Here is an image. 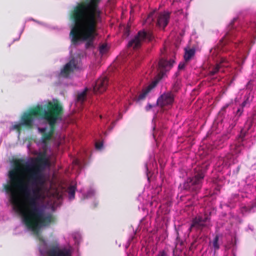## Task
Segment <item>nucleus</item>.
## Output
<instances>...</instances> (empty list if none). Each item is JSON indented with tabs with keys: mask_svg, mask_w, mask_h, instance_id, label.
Masks as SVG:
<instances>
[{
	"mask_svg": "<svg viewBox=\"0 0 256 256\" xmlns=\"http://www.w3.org/2000/svg\"><path fill=\"white\" fill-rule=\"evenodd\" d=\"M100 0H82L74 8L71 18L70 38V48L82 42L86 48H94L98 36V24L102 22V10L98 4Z\"/></svg>",
	"mask_w": 256,
	"mask_h": 256,
	"instance_id": "nucleus-1",
	"label": "nucleus"
},
{
	"mask_svg": "<svg viewBox=\"0 0 256 256\" xmlns=\"http://www.w3.org/2000/svg\"><path fill=\"white\" fill-rule=\"evenodd\" d=\"M234 25L229 24L227 31L220 41L222 46H226L225 49L232 50L234 48L236 51L232 56L234 60L239 64H243L246 58L245 53L246 48L250 44H246V41L244 39V42L240 41L241 36L236 31Z\"/></svg>",
	"mask_w": 256,
	"mask_h": 256,
	"instance_id": "nucleus-2",
	"label": "nucleus"
},
{
	"mask_svg": "<svg viewBox=\"0 0 256 256\" xmlns=\"http://www.w3.org/2000/svg\"><path fill=\"white\" fill-rule=\"evenodd\" d=\"M252 126V120L249 119L246 122L244 128L241 130L238 138L230 145L229 152L220 158V164L224 166H229L238 162L237 158L245 144V138L248 136V130Z\"/></svg>",
	"mask_w": 256,
	"mask_h": 256,
	"instance_id": "nucleus-3",
	"label": "nucleus"
},
{
	"mask_svg": "<svg viewBox=\"0 0 256 256\" xmlns=\"http://www.w3.org/2000/svg\"><path fill=\"white\" fill-rule=\"evenodd\" d=\"M174 62L172 60H168L163 58H161L158 64H156V67L152 66V72L154 75V80L148 86L142 94L138 96V98L136 94L130 92L126 96V100L129 102L130 98L133 100H143L150 90L154 88L158 82L164 76L166 72L170 70Z\"/></svg>",
	"mask_w": 256,
	"mask_h": 256,
	"instance_id": "nucleus-4",
	"label": "nucleus"
},
{
	"mask_svg": "<svg viewBox=\"0 0 256 256\" xmlns=\"http://www.w3.org/2000/svg\"><path fill=\"white\" fill-rule=\"evenodd\" d=\"M108 80L106 77L102 76L98 78L92 88H86L85 90L78 94L76 106L80 109L86 100L87 96L90 92L94 94L102 93L106 90Z\"/></svg>",
	"mask_w": 256,
	"mask_h": 256,
	"instance_id": "nucleus-5",
	"label": "nucleus"
},
{
	"mask_svg": "<svg viewBox=\"0 0 256 256\" xmlns=\"http://www.w3.org/2000/svg\"><path fill=\"white\" fill-rule=\"evenodd\" d=\"M230 24L234 25L236 28V32L240 36L243 31L248 28L246 36H244V39L246 41V44H248L254 43L253 38H254V32H256V22H250V24L240 23L237 18H234Z\"/></svg>",
	"mask_w": 256,
	"mask_h": 256,
	"instance_id": "nucleus-6",
	"label": "nucleus"
},
{
	"mask_svg": "<svg viewBox=\"0 0 256 256\" xmlns=\"http://www.w3.org/2000/svg\"><path fill=\"white\" fill-rule=\"evenodd\" d=\"M204 172L198 168L192 177L188 178L183 184V188L189 192L198 193L202 188L204 178Z\"/></svg>",
	"mask_w": 256,
	"mask_h": 256,
	"instance_id": "nucleus-7",
	"label": "nucleus"
},
{
	"mask_svg": "<svg viewBox=\"0 0 256 256\" xmlns=\"http://www.w3.org/2000/svg\"><path fill=\"white\" fill-rule=\"evenodd\" d=\"M170 18V13L164 12L158 14L156 10L150 12L144 22L146 26H154L156 24L160 28H164L168 24Z\"/></svg>",
	"mask_w": 256,
	"mask_h": 256,
	"instance_id": "nucleus-8",
	"label": "nucleus"
},
{
	"mask_svg": "<svg viewBox=\"0 0 256 256\" xmlns=\"http://www.w3.org/2000/svg\"><path fill=\"white\" fill-rule=\"evenodd\" d=\"M80 58H73L66 63L58 75L60 80L62 78H71L75 72L81 68Z\"/></svg>",
	"mask_w": 256,
	"mask_h": 256,
	"instance_id": "nucleus-9",
	"label": "nucleus"
},
{
	"mask_svg": "<svg viewBox=\"0 0 256 256\" xmlns=\"http://www.w3.org/2000/svg\"><path fill=\"white\" fill-rule=\"evenodd\" d=\"M154 36L150 30H140L128 42V46L130 48H139L143 42L151 41Z\"/></svg>",
	"mask_w": 256,
	"mask_h": 256,
	"instance_id": "nucleus-10",
	"label": "nucleus"
},
{
	"mask_svg": "<svg viewBox=\"0 0 256 256\" xmlns=\"http://www.w3.org/2000/svg\"><path fill=\"white\" fill-rule=\"evenodd\" d=\"M256 86V81L255 80H250L246 85L245 90V95L244 98V101L242 102V108H238L237 110L236 114L240 116L242 113L244 107L248 106L252 102L254 98L253 90Z\"/></svg>",
	"mask_w": 256,
	"mask_h": 256,
	"instance_id": "nucleus-11",
	"label": "nucleus"
},
{
	"mask_svg": "<svg viewBox=\"0 0 256 256\" xmlns=\"http://www.w3.org/2000/svg\"><path fill=\"white\" fill-rule=\"evenodd\" d=\"M210 225V217L206 214L198 215L194 218L192 224L188 228L190 232L193 228L201 231L204 228H208Z\"/></svg>",
	"mask_w": 256,
	"mask_h": 256,
	"instance_id": "nucleus-12",
	"label": "nucleus"
},
{
	"mask_svg": "<svg viewBox=\"0 0 256 256\" xmlns=\"http://www.w3.org/2000/svg\"><path fill=\"white\" fill-rule=\"evenodd\" d=\"M174 95L172 92H167L162 94L157 100L158 105L164 109L169 108L174 102Z\"/></svg>",
	"mask_w": 256,
	"mask_h": 256,
	"instance_id": "nucleus-13",
	"label": "nucleus"
},
{
	"mask_svg": "<svg viewBox=\"0 0 256 256\" xmlns=\"http://www.w3.org/2000/svg\"><path fill=\"white\" fill-rule=\"evenodd\" d=\"M88 152L84 150V154H82L80 158H74L72 160V168L76 172L82 169L84 166V160L88 156Z\"/></svg>",
	"mask_w": 256,
	"mask_h": 256,
	"instance_id": "nucleus-14",
	"label": "nucleus"
},
{
	"mask_svg": "<svg viewBox=\"0 0 256 256\" xmlns=\"http://www.w3.org/2000/svg\"><path fill=\"white\" fill-rule=\"evenodd\" d=\"M221 64H217L216 66L214 67L210 71V76L212 78H216L215 76V75L219 72L221 70V66H228L224 65V63L225 62V60L222 59L221 60Z\"/></svg>",
	"mask_w": 256,
	"mask_h": 256,
	"instance_id": "nucleus-15",
	"label": "nucleus"
},
{
	"mask_svg": "<svg viewBox=\"0 0 256 256\" xmlns=\"http://www.w3.org/2000/svg\"><path fill=\"white\" fill-rule=\"evenodd\" d=\"M184 51V59L186 62H188L194 56L196 50L194 48H185Z\"/></svg>",
	"mask_w": 256,
	"mask_h": 256,
	"instance_id": "nucleus-16",
	"label": "nucleus"
},
{
	"mask_svg": "<svg viewBox=\"0 0 256 256\" xmlns=\"http://www.w3.org/2000/svg\"><path fill=\"white\" fill-rule=\"evenodd\" d=\"M160 188H157L156 190V192L154 194V195L152 196V200L150 202L149 204L150 206L152 207V208H156V206H158V200H160V198L158 197H156L155 196V194H158L159 192H160Z\"/></svg>",
	"mask_w": 256,
	"mask_h": 256,
	"instance_id": "nucleus-17",
	"label": "nucleus"
},
{
	"mask_svg": "<svg viewBox=\"0 0 256 256\" xmlns=\"http://www.w3.org/2000/svg\"><path fill=\"white\" fill-rule=\"evenodd\" d=\"M112 116V112H108L106 115L102 116V115L98 116V118L102 120V126H105L109 120L111 119Z\"/></svg>",
	"mask_w": 256,
	"mask_h": 256,
	"instance_id": "nucleus-18",
	"label": "nucleus"
},
{
	"mask_svg": "<svg viewBox=\"0 0 256 256\" xmlns=\"http://www.w3.org/2000/svg\"><path fill=\"white\" fill-rule=\"evenodd\" d=\"M156 162L153 160L150 163H146L145 164V168L146 170V174L148 177V179L149 180L148 174L150 173L152 170V167L154 168L156 166Z\"/></svg>",
	"mask_w": 256,
	"mask_h": 256,
	"instance_id": "nucleus-19",
	"label": "nucleus"
},
{
	"mask_svg": "<svg viewBox=\"0 0 256 256\" xmlns=\"http://www.w3.org/2000/svg\"><path fill=\"white\" fill-rule=\"evenodd\" d=\"M254 206V205L242 206L240 208V212H242V214H244L248 212H254V210H253V208Z\"/></svg>",
	"mask_w": 256,
	"mask_h": 256,
	"instance_id": "nucleus-20",
	"label": "nucleus"
},
{
	"mask_svg": "<svg viewBox=\"0 0 256 256\" xmlns=\"http://www.w3.org/2000/svg\"><path fill=\"white\" fill-rule=\"evenodd\" d=\"M108 48H109L106 44H101L98 47L100 53L102 55L106 54Z\"/></svg>",
	"mask_w": 256,
	"mask_h": 256,
	"instance_id": "nucleus-21",
	"label": "nucleus"
},
{
	"mask_svg": "<svg viewBox=\"0 0 256 256\" xmlns=\"http://www.w3.org/2000/svg\"><path fill=\"white\" fill-rule=\"evenodd\" d=\"M96 194V191L93 188H90L88 190L86 193L83 194L84 198H90L94 196Z\"/></svg>",
	"mask_w": 256,
	"mask_h": 256,
	"instance_id": "nucleus-22",
	"label": "nucleus"
},
{
	"mask_svg": "<svg viewBox=\"0 0 256 256\" xmlns=\"http://www.w3.org/2000/svg\"><path fill=\"white\" fill-rule=\"evenodd\" d=\"M218 240H219V236H218L217 235L214 237V238L212 242V246L214 248V251L218 250L220 248V245L218 242Z\"/></svg>",
	"mask_w": 256,
	"mask_h": 256,
	"instance_id": "nucleus-23",
	"label": "nucleus"
},
{
	"mask_svg": "<svg viewBox=\"0 0 256 256\" xmlns=\"http://www.w3.org/2000/svg\"><path fill=\"white\" fill-rule=\"evenodd\" d=\"M72 238L75 242L76 244H78L81 240L80 234L78 232H74L72 234Z\"/></svg>",
	"mask_w": 256,
	"mask_h": 256,
	"instance_id": "nucleus-24",
	"label": "nucleus"
},
{
	"mask_svg": "<svg viewBox=\"0 0 256 256\" xmlns=\"http://www.w3.org/2000/svg\"><path fill=\"white\" fill-rule=\"evenodd\" d=\"M95 146L97 150H101L103 146V143L102 142H96L95 144Z\"/></svg>",
	"mask_w": 256,
	"mask_h": 256,
	"instance_id": "nucleus-25",
	"label": "nucleus"
},
{
	"mask_svg": "<svg viewBox=\"0 0 256 256\" xmlns=\"http://www.w3.org/2000/svg\"><path fill=\"white\" fill-rule=\"evenodd\" d=\"M157 256H168L167 254L164 250L160 251Z\"/></svg>",
	"mask_w": 256,
	"mask_h": 256,
	"instance_id": "nucleus-26",
	"label": "nucleus"
},
{
	"mask_svg": "<svg viewBox=\"0 0 256 256\" xmlns=\"http://www.w3.org/2000/svg\"><path fill=\"white\" fill-rule=\"evenodd\" d=\"M186 66L185 62H180L178 65V69L182 70Z\"/></svg>",
	"mask_w": 256,
	"mask_h": 256,
	"instance_id": "nucleus-27",
	"label": "nucleus"
},
{
	"mask_svg": "<svg viewBox=\"0 0 256 256\" xmlns=\"http://www.w3.org/2000/svg\"><path fill=\"white\" fill-rule=\"evenodd\" d=\"M152 108V106L150 104H148L146 106V110H149Z\"/></svg>",
	"mask_w": 256,
	"mask_h": 256,
	"instance_id": "nucleus-28",
	"label": "nucleus"
},
{
	"mask_svg": "<svg viewBox=\"0 0 256 256\" xmlns=\"http://www.w3.org/2000/svg\"><path fill=\"white\" fill-rule=\"evenodd\" d=\"M252 118H253V120L256 119V112H255Z\"/></svg>",
	"mask_w": 256,
	"mask_h": 256,
	"instance_id": "nucleus-29",
	"label": "nucleus"
},
{
	"mask_svg": "<svg viewBox=\"0 0 256 256\" xmlns=\"http://www.w3.org/2000/svg\"><path fill=\"white\" fill-rule=\"evenodd\" d=\"M114 126V124L112 126H110L108 127V129H109V130H110L112 129V128H113Z\"/></svg>",
	"mask_w": 256,
	"mask_h": 256,
	"instance_id": "nucleus-30",
	"label": "nucleus"
},
{
	"mask_svg": "<svg viewBox=\"0 0 256 256\" xmlns=\"http://www.w3.org/2000/svg\"><path fill=\"white\" fill-rule=\"evenodd\" d=\"M238 196H237L236 194L234 195V198H237Z\"/></svg>",
	"mask_w": 256,
	"mask_h": 256,
	"instance_id": "nucleus-31",
	"label": "nucleus"
},
{
	"mask_svg": "<svg viewBox=\"0 0 256 256\" xmlns=\"http://www.w3.org/2000/svg\"><path fill=\"white\" fill-rule=\"evenodd\" d=\"M156 135L154 134H153V137L154 138H155Z\"/></svg>",
	"mask_w": 256,
	"mask_h": 256,
	"instance_id": "nucleus-32",
	"label": "nucleus"
},
{
	"mask_svg": "<svg viewBox=\"0 0 256 256\" xmlns=\"http://www.w3.org/2000/svg\"><path fill=\"white\" fill-rule=\"evenodd\" d=\"M24 28H23L22 29V31H21V32H20V34L22 33V32H23V30H24Z\"/></svg>",
	"mask_w": 256,
	"mask_h": 256,
	"instance_id": "nucleus-33",
	"label": "nucleus"
},
{
	"mask_svg": "<svg viewBox=\"0 0 256 256\" xmlns=\"http://www.w3.org/2000/svg\"><path fill=\"white\" fill-rule=\"evenodd\" d=\"M72 50H71L70 51V52L71 54H72Z\"/></svg>",
	"mask_w": 256,
	"mask_h": 256,
	"instance_id": "nucleus-34",
	"label": "nucleus"
},
{
	"mask_svg": "<svg viewBox=\"0 0 256 256\" xmlns=\"http://www.w3.org/2000/svg\"><path fill=\"white\" fill-rule=\"evenodd\" d=\"M233 255H234V256H235V255L234 254H233Z\"/></svg>",
	"mask_w": 256,
	"mask_h": 256,
	"instance_id": "nucleus-35",
	"label": "nucleus"
}]
</instances>
